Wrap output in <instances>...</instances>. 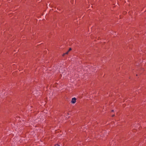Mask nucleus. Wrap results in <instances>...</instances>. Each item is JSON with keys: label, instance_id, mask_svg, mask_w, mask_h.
Listing matches in <instances>:
<instances>
[{"label": "nucleus", "instance_id": "f257e3e1", "mask_svg": "<svg viewBox=\"0 0 146 146\" xmlns=\"http://www.w3.org/2000/svg\"><path fill=\"white\" fill-rule=\"evenodd\" d=\"M76 99L75 98H72L71 102L72 104H74L76 102Z\"/></svg>", "mask_w": 146, "mask_h": 146}, {"label": "nucleus", "instance_id": "f03ea898", "mask_svg": "<svg viewBox=\"0 0 146 146\" xmlns=\"http://www.w3.org/2000/svg\"><path fill=\"white\" fill-rule=\"evenodd\" d=\"M72 50V49L71 48H70L69 50L67 51L65 53H64L63 55H65V54H68L69 52L71 51Z\"/></svg>", "mask_w": 146, "mask_h": 146}, {"label": "nucleus", "instance_id": "7ed1b4c3", "mask_svg": "<svg viewBox=\"0 0 146 146\" xmlns=\"http://www.w3.org/2000/svg\"><path fill=\"white\" fill-rule=\"evenodd\" d=\"M56 145H57V146H60V145H55V146H56Z\"/></svg>", "mask_w": 146, "mask_h": 146}, {"label": "nucleus", "instance_id": "20e7f679", "mask_svg": "<svg viewBox=\"0 0 146 146\" xmlns=\"http://www.w3.org/2000/svg\"><path fill=\"white\" fill-rule=\"evenodd\" d=\"M114 116V115H112V117H113Z\"/></svg>", "mask_w": 146, "mask_h": 146}, {"label": "nucleus", "instance_id": "39448f33", "mask_svg": "<svg viewBox=\"0 0 146 146\" xmlns=\"http://www.w3.org/2000/svg\"><path fill=\"white\" fill-rule=\"evenodd\" d=\"M113 111V110H112V111Z\"/></svg>", "mask_w": 146, "mask_h": 146}]
</instances>
